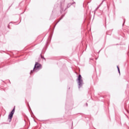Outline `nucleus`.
Masks as SVG:
<instances>
[{
	"label": "nucleus",
	"mask_w": 129,
	"mask_h": 129,
	"mask_svg": "<svg viewBox=\"0 0 129 129\" xmlns=\"http://www.w3.org/2000/svg\"><path fill=\"white\" fill-rule=\"evenodd\" d=\"M86 105H87H87H88V104L87 103H86Z\"/></svg>",
	"instance_id": "obj_9"
},
{
	"label": "nucleus",
	"mask_w": 129,
	"mask_h": 129,
	"mask_svg": "<svg viewBox=\"0 0 129 129\" xmlns=\"http://www.w3.org/2000/svg\"><path fill=\"white\" fill-rule=\"evenodd\" d=\"M9 25L8 26V28H9Z\"/></svg>",
	"instance_id": "obj_13"
},
{
	"label": "nucleus",
	"mask_w": 129,
	"mask_h": 129,
	"mask_svg": "<svg viewBox=\"0 0 129 129\" xmlns=\"http://www.w3.org/2000/svg\"><path fill=\"white\" fill-rule=\"evenodd\" d=\"M40 69H42V65L36 62L33 70L30 72V74H32L33 72H38Z\"/></svg>",
	"instance_id": "obj_1"
},
{
	"label": "nucleus",
	"mask_w": 129,
	"mask_h": 129,
	"mask_svg": "<svg viewBox=\"0 0 129 129\" xmlns=\"http://www.w3.org/2000/svg\"><path fill=\"white\" fill-rule=\"evenodd\" d=\"M102 4V3L99 5V7H100V6H101Z\"/></svg>",
	"instance_id": "obj_8"
},
{
	"label": "nucleus",
	"mask_w": 129,
	"mask_h": 129,
	"mask_svg": "<svg viewBox=\"0 0 129 129\" xmlns=\"http://www.w3.org/2000/svg\"><path fill=\"white\" fill-rule=\"evenodd\" d=\"M73 4H75V2H74L73 3H69L67 5L68 8H70V7H71V6L73 5Z\"/></svg>",
	"instance_id": "obj_4"
},
{
	"label": "nucleus",
	"mask_w": 129,
	"mask_h": 129,
	"mask_svg": "<svg viewBox=\"0 0 129 129\" xmlns=\"http://www.w3.org/2000/svg\"><path fill=\"white\" fill-rule=\"evenodd\" d=\"M64 17V16H61V18L59 19V20L56 23V24L55 25L54 27H56V25H57V24H58V23L59 22H60V21H61V20H62V19H63V18Z\"/></svg>",
	"instance_id": "obj_5"
},
{
	"label": "nucleus",
	"mask_w": 129,
	"mask_h": 129,
	"mask_svg": "<svg viewBox=\"0 0 129 129\" xmlns=\"http://www.w3.org/2000/svg\"><path fill=\"white\" fill-rule=\"evenodd\" d=\"M15 107H14L12 111L10 112V113L8 115V119H9V121H12V118H13V116L14 115V114L15 113Z\"/></svg>",
	"instance_id": "obj_3"
},
{
	"label": "nucleus",
	"mask_w": 129,
	"mask_h": 129,
	"mask_svg": "<svg viewBox=\"0 0 129 129\" xmlns=\"http://www.w3.org/2000/svg\"><path fill=\"white\" fill-rule=\"evenodd\" d=\"M77 81L78 82V88H81V87H82V86H83V85L84 84L81 75H79L78 79H77Z\"/></svg>",
	"instance_id": "obj_2"
},
{
	"label": "nucleus",
	"mask_w": 129,
	"mask_h": 129,
	"mask_svg": "<svg viewBox=\"0 0 129 129\" xmlns=\"http://www.w3.org/2000/svg\"><path fill=\"white\" fill-rule=\"evenodd\" d=\"M128 113H129V111H127Z\"/></svg>",
	"instance_id": "obj_10"
},
{
	"label": "nucleus",
	"mask_w": 129,
	"mask_h": 129,
	"mask_svg": "<svg viewBox=\"0 0 129 129\" xmlns=\"http://www.w3.org/2000/svg\"><path fill=\"white\" fill-rule=\"evenodd\" d=\"M117 69L118 73H119V74H120V71L119 70V68L118 67V66H117Z\"/></svg>",
	"instance_id": "obj_6"
},
{
	"label": "nucleus",
	"mask_w": 129,
	"mask_h": 129,
	"mask_svg": "<svg viewBox=\"0 0 129 129\" xmlns=\"http://www.w3.org/2000/svg\"><path fill=\"white\" fill-rule=\"evenodd\" d=\"M124 24H123V26Z\"/></svg>",
	"instance_id": "obj_12"
},
{
	"label": "nucleus",
	"mask_w": 129,
	"mask_h": 129,
	"mask_svg": "<svg viewBox=\"0 0 129 129\" xmlns=\"http://www.w3.org/2000/svg\"><path fill=\"white\" fill-rule=\"evenodd\" d=\"M99 8V7H98V8H97V9H98Z\"/></svg>",
	"instance_id": "obj_11"
},
{
	"label": "nucleus",
	"mask_w": 129,
	"mask_h": 129,
	"mask_svg": "<svg viewBox=\"0 0 129 129\" xmlns=\"http://www.w3.org/2000/svg\"><path fill=\"white\" fill-rule=\"evenodd\" d=\"M41 59H45V58L44 57V56H43L41 55Z\"/></svg>",
	"instance_id": "obj_7"
}]
</instances>
